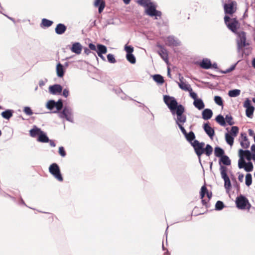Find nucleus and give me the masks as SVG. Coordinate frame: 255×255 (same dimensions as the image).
Wrapping results in <instances>:
<instances>
[{"label":"nucleus","instance_id":"obj_9","mask_svg":"<svg viewBox=\"0 0 255 255\" xmlns=\"http://www.w3.org/2000/svg\"><path fill=\"white\" fill-rule=\"evenodd\" d=\"M237 5V2L234 0H232L228 3H225L223 5V7L226 15H233L236 11Z\"/></svg>","mask_w":255,"mask_h":255},{"label":"nucleus","instance_id":"obj_57","mask_svg":"<svg viewBox=\"0 0 255 255\" xmlns=\"http://www.w3.org/2000/svg\"><path fill=\"white\" fill-rule=\"evenodd\" d=\"M252 106H253L252 105L251 101L249 99L247 98L244 103V107L247 108V107L250 108Z\"/></svg>","mask_w":255,"mask_h":255},{"label":"nucleus","instance_id":"obj_3","mask_svg":"<svg viewBox=\"0 0 255 255\" xmlns=\"http://www.w3.org/2000/svg\"><path fill=\"white\" fill-rule=\"evenodd\" d=\"M185 109L184 107L179 104V106L176 110L174 111V113H171L172 116H174L176 115V118H174L177 125H183L186 122V116L184 114Z\"/></svg>","mask_w":255,"mask_h":255},{"label":"nucleus","instance_id":"obj_53","mask_svg":"<svg viewBox=\"0 0 255 255\" xmlns=\"http://www.w3.org/2000/svg\"><path fill=\"white\" fill-rule=\"evenodd\" d=\"M124 49L127 53L126 54L132 53L134 50V48L132 46L128 45L127 44L125 45Z\"/></svg>","mask_w":255,"mask_h":255},{"label":"nucleus","instance_id":"obj_15","mask_svg":"<svg viewBox=\"0 0 255 255\" xmlns=\"http://www.w3.org/2000/svg\"><path fill=\"white\" fill-rule=\"evenodd\" d=\"M62 90L63 87L60 84H55L49 87V91L52 95L60 94Z\"/></svg>","mask_w":255,"mask_h":255},{"label":"nucleus","instance_id":"obj_35","mask_svg":"<svg viewBox=\"0 0 255 255\" xmlns=\"http://www.w3.org/2000/svg\"><path fill=\"white\" fill-rule=\"evenodd\" d=\"M214 154L220 158L225 154V151L222 148L217 146L214 148Z\"/></svg>","mask_w":255,"mask_h":255},{"label":"nucleus","instance_id":"obj_29","mask_svg":"<svg viewBox=\"0 0 255 255\" xmlns=\"http://www.w3.org/2000/svg\"><path fill=\"white\" fill-rule=\"evenodd\" d=\"M41 131L42 130L40 128H38L36 126H34L33 128L29 130V134L32 137H35L36 136L38 137Z\"/></svg>","mask_w":255,"mask_h":255},{"label":"nucleus","instance_id":"obj_5","mask_svg":"<svg viewBox=\"0 0 255 255\" xmlns=\"http://www.w3.org/2000/svg\"><path fill=\"white\" fill-rule=\"evenodd\" d=\"M157 5L156 3L153 2L150 5L145 9L144 12L147 15L151 17H154V19H158V17H160L162 15L161 11L157 10Z\"/></svg>","mask_w":255,"mask_h":255},{"label":"nucleus","instance_id":"obj_48","mask_svg":"<svg viewBox=\"0 0 255 255\" xmlns=\"http://www.w3.org/2000/svg\"><path fill=\"white\" fill-rule=\"evenodd\" d=\"M225 207V205L223 202L221 201H218L215 204V209L217 211H221Z\"/></svg>","mask_w":255,"mask_h":255},{"label":"nucleus","instance_id":"obj_42","mask_svg":"<svg viewBox=\"0 0 255 255\" xmlns=\"http://www.w3.org/2000/svg\"><path fill=\"white\" fill-rule=\"evenodd\" d=\"M212 146L207 144L205 147H204V153H205L207 156H209L213 152Z\"/></svg>","mask_w":255,"mask_h":255},{"label":"nucleus","instance_id":"obj_54","mask_svg":"<svg viewBox=\"0 0 255 255\" xmlns=\"http://www.w3.org/2000/svg\"><path fill=\"white\" fill-rule=\"evenodd\" d=\"M23 112L28 116H31L33 114L32 111L29 107H25L23 109Z\"/></svg>","mask_w":255,"mask_h":255},{"label":"nucleus","instance_id":"obj_14","mask_svg":"<svg viewBox=\"0 0 255 255\" xmlns=\"http://www.w3.org/2000/svg\"><path fill=\"white\" fill-rule=\"evenodd\" d=\"M239 156L241 159L246 158L249 161L252 159V153L249 150H243L242 149H240L239 150Z\"/></svg>","mask_w":255,"mask_h":255},{"label":"nucleus","instance_id":"obj_27","mask_svg":"<svg viewBox=\"0 0 255 255\" xmlns=\"http://www.w3.org/2000/svg\"><path fill=\"white\" fill-rule=\"evenodd\" d=\"M14 111L11 109H7L1 113L2 117L6 120H9L13 116Z\"/></svg>","mask_w":255,"mask_h":255},{"label":"nucleus","instance_id":"obj_64","mask_svg":"<svg viewBox=\"0 0 255 255\" xmlns=\"http://www.w3.org/2000/svg\"><path fill=\"white\" fill-rule=\"evenodd\" d=\"M241 137H242V139H243L242 141H248V139L246 133H245V132H242L241 134Z\"/></svg>","mask_w":255,"mask_h":255},{"label":"nucleus","instance_id":"obj_59","mask_svg":"<svg viewBox=\"0 0 255 255\" xmlns=\"http://www.w3.org/2000/svg\"><path fill=\"white\" fill-rule=\"evenodd\" d=\"M189 92L190 96L194 100V101H195V99H198L197 94L195 92H193L192 90Z\"/></svg>","mask_w":255,"mask_h":255},{"label":"nucleus","instance_id":"obj_1","mask_svg":"<svg viewBox=\"0 0 255 255\" xmlns=\"http://www.w3.org/2000/svg\"><path fill=\"white\" fill-rule=\"evenodd\" d=\"M224 18L225 23L228 29L237 35V42L239 54H242V57L246 60V64H250V60L249 58V55L251 50L246 48L247 51H246L244 49L246 46L249 45L246 41V33L245 31H238V29L240 27V24L230 21V17L229 15H225Z\"/></svg>","mask_w":255,"mask_h":255},{"label":"nucleus","instance_id":"obj_23","mask_svg":"<svg viewBox=\"0 0 255 255\" xmlns=\"http://www.w3.org/2000/svg\"><path fill=\"white\" fill-rule=\"evenodd\" d=\"M94 6L98 8V12L101 13L106 6L105 0H95Z\"/></svg>","mask_w":255,"mask_h":255},{"label":"nucleus","instance_id":"obj_11","mask_svg":"<svg viewBox=\"0 0 255 255\" xmlns=\"http://www.w3.org/2000/svg\"><path fill=\"white\" fill-rule=\"evenodd\" d=\"M219 164L220 165V172H222L223 167L225 169V171L226 172L228 170L226 166H229L231 164V160L229 156L225 154L219 158Z\"/></svg>","mask_w":255,"mask_h":255},{"label":"nucleus","instance_id":"obj_13","mask_svg":"<svg viewBox=\"0 0 255 255\" xmlns=\"http://www.w3.org/2000/svg\"><path fill=\"white\" fill-rule=\"evenodd\" d=\"M166 44L169 46H178L181 45L180 41L173 35L167 37Z\"/></svg>","mask_w":255,"mask_h":255},{"label":"nucleus","instance_id":"obj_44","mask_svg":"<svg viewBox=\"0 0 255 255\" xmlns=\"http://www.w3.org/2000/svg\"><path fill=\"white\" fill-rule=\"evenodd\" d=\"M255 111V107L252 106L250 108L247 107L246 110V115L249 118H252L253 117L254 112Z\"/></svg>","mask_w":255,"mask_h":255},{"label":"nucleus","instance_id":"obj_56","mask_svg":"<svg viewBox=\"0 0 255 255\" xmlns=\"http://www.w3.org/2000/svg\"><path fill=\"white\" fill-rule=\"evenodd\" d=\"M250 143L249 140L247 141H241L240 142V144L241 146L245 149L248 148L250 146Z\"/></svg>","mask_w":255,"mask_h":255},{"label":"nucleus","instance_id":"obj_49","mask_svg":"<svg viewBox=\"0 0 255 255\" xmlns=\"http://www.w3.org/2000/svg\"><path fill=\"white\" fill-rule=\"evenodd\" d=\"M239 128L237 126H233L231 128V131L229 132L230 134L236 137L239 133Z\"/></svg>","mask_w":255,"mask_h":255},{"label":"nucleus","instance_id":"obj_46","mask_svg":"<svg viewBox=\"0 0 255 255\" xmlns=\"http://www.w3.org/2000/svg\"><path fill=\"white\" fill-rule=\"evenodd\" d=\"M126 58L130 64H135L136 58L135 56L132 54H126Z\"/></svg>","mask_w":255,"mask_h":255},{"label":"nucleus","instance_id":"obj_47","mask_svg":"<svg viewBox=\"0 0 255 255\" xmlns=\"http://www.w3.org/2000/svg\"><path fill=\"white\" fill-rule=\"evenodd\" d=\"M107 58L108 62L111 64L119 62V60H116L114 55L111 53L108 54L107 55Z\"/></svg>","mask_w":255,"mask_h":255},{"label":"nucleus","instance_id":"obj_8","mask_svg":"<svg viewBox=\"0 0 255 255\" xmlns=\"http://www.w3.org/2000/svg\"><path fill=\"white\" fill-rule=\"evenodd\" d=\"M49 172L59 181H63V178L61 174L59 165L56 163H52L49 167Z\"/></svg>","mask_w":255,"mask_h":255},{"label":"nucleus","instance_id":"obj_55","mask_svg":"<svg viewBox=\"0 0 255 255\" xmlns=\"http://www.w3.org/2000/svg\"><path fill=\"white\" fill-rule=\"evenodd\" d=\"M58 153L62 157H65L66 155V152L65 150L64 147L63 146L59 147Z\"/></svg>","mask_w":255,"mask_h":255},{"label":"nucleus","instance_id":"obj_4","mask_svg":"<svg viewBox=\"0 0 255 255\" xmlns=\"http://www.w3.org/2000/svg\"><path fill=\"white\" fill-rule=\"evenodd\" d=\"M163 101L171 113H174V111L178 109L179 106V104L174 97L166 95H164Z\"/></svg>","mask_w":255,"mask_h":255},{"label":"nucleus","instance_id":"obj_18","mask_svg":"<svg viewBox=\"0 0 255 255\" xmlns=\"http://www.w3.org/2000/svg\"><path fill=\"white\" fill-rule=\"evenodd\" d=\"M179 78L180 82H176L178 85L179 87L181 89H182L184 91H191L192 88L191 87L190 85L188 84H186V83L183 82V80L184 79L183 77L180 74H179Z\"/></svg>","mask_w":255,"mask_h":255},{"label":"nucleus","instance_id":"obj_41","mask_svg":"<svg viewBox=\"0 0 255 255\" xmlns=\"http://www.w3.org/2000/svg\"><path fill=\"white\" fill-rule=\"evenodd\" d=\"M84 53L87 55L91 54L92 57L95 59L97 62H98V58L97 57V55L94 52H92L89 47H84Z\"/></svg>","mask_w":255,"mask_h":255},{"label":"nucleus","instance_id":"obj_6","mask_svg":"<svg viewBox=\"0 0 255 255\" xmlns=\"http://www.w3.org/2000/svg\"><path fill=\"white\" fill-rule=\"evenodd\" d=\"M236 207L239 209L249 210L251 207V204L250 203L248 198L242 194L238 196L236 199Z\"/></svg>","mask_w":255,"mask_h":255},{"label":"nucleus","instance_id":"obj_52","mask_svg":"<svg viewBox=\"0 0 255 255\" xmlns=\"http://www.w3.org/2000/svg\"><path fill=\"white\" fill-rule=\"evenodd\" d=\"M214 101L215 103L220 106H223V100L221 97L219 96H215L214 97Z\"/></svg>","mask_w":255,"mask_h":255},{"label":"nucleus","instance_id":"obj_63","mask_svg":"<svg viewBox=\"0 0 255 255\" xmlns=\"http://www.w3.org/2000/svg\"><path fill=\"white\" fill-rule=\"evenodd\" d=\"M244 159H241L240 158V159L238 161V167L240 169L244 168L245 165L243 163V160Z\"/></svg>","mask_w":255,"mask_h":255},{"label":"nucleus","instance_id":"obj_32","mask_svg":"<svg viewBox=\"0 0 255 255\" xmlns=\"http://www.w3.org/2000/svg\"><path fill=\"white\" fill-rule=\"evenodd\" d=\"M186 140L192 145L193 142L195 139V135L193 131H190L188 133H186V134L184 135Z\"/></svg>","mask_w":255,"mask_h":255},{"label":"nucleus","instance_id":"obj_58","mask_svg":"<svg viewBox=\"0 0 255 255\" xmlns=\"http://www.w3.org/2000/svg\"><path fill=\"white\" fill-rule=\"evenodd\" d=\"M88 47L90 49V50L96 51L97 47L93 43L91 42L88 45Z\"/></svg>","mask_w":255,"mask_h":255},{"label":"nucleus","instance_id":"obj_43","mask_svg":"<svg viewBox=\"0 0 255 255\" xmlns=\"http://www.w3.org/2000/svg\"><path fill=\"white\" fill-rule=\"evenodd\" d=\"M241 90L239 89L231 90L228 92V95L230 97H236L240 95Z\"/></svg>","mask_w":255,"mask_h":255},{"label":"nucleus","instance_id":"obj_61","mask_svg":"<svg viewBox=\"0 0 255 255\" xmlns=\"http://www.w3.org/2000/svg\"><path fill=\"white\" fill-rule=\"evenodd\" d=\"M183 125H178L177 126L179 127V129H180L181 131L185 135L186 134L187 131L185 130V128H184V127L183 126Z\"/></svg>","mask_w":255,"mask_h":255},{"label":"nucleus","instance_id":"obj_21","mask_svg":"<svg viewBox=\"0 0 255 255\" xmlns=\"http://www.w3.org/2000/svg\"><path fill=\"white\" fill-rule=\"evenodd\" d=\"M205 195H207V197L209 199V200L211 199L212 196V192H209L207 188L205 185H204L202 186L200 192V198H204Z\"/></svg>","mask_w":255,"mask_h":255},{"label":"nucleus","instance_id":"obj_50","mask_svg":"<svg viewBox=\"0 0 255 255\" xmlns=\"http://www.w3.org/2000/svg\"><path fill=\"white\" fill-rule=\"evenodd\" d=\"M246 185L247 186H250L252 183V176L251 173H247L245 178Z\"/></svg>","mask_w":255,"mask_h":255},{"label":"nucleus","instance_id":"obj_40","mask_svg":"<svg viewBox=\"0 0 255 255\" xmlns=\"http://www.w3.org/2000/svg\"><path fill=\"white\" fill-rule=\"evenodd\" d=\"M235 136L231 135L229 132L225 133V140L226 142L230 146H232L234 143Z\"/></svg>","mask_w":255,"mask_h":255},{"label":"nucleus","instance_id":"obj_19","mask_svg":"<svg viewBox=\"0 0 255 255\" xmlns=\"http://www.w3.org/2000/svg\"><path fill=\"white\" fill-rule=\"evenodd\" d=\"M83 46L79 42H73L70 47V50L76 54H80L81 53Z\"/></svg>","mask_w":255,"mask_h":255},{"label":"nucleus","instance_id":"obj_37","mask_svg":"<svg viewBox=\"0 0 255 255\" xmlns=\"http://www.w3.org/2000/svg\"><path fill=\"white\" fill-rule=\"evenodd\" d=\"M192 64H217L215 62L212 63L211 61V60L207 58H204L202 60H199L194 62H192Z\"/></svg>","mask_w":255,"mask_h":255},{"label":"nucleus","instance_id":"obj_36","mask_svg":"<svg viewBox=\"0 0 255 255\" xmlns=\"http://www.w3.org/2000/svg\"><path fill=\"white\" fill-rule=\"evenodd\" d=\"M97 47L96 52L97 54H106L107 52V48L105 45L98 43L97 44Z\"/></svg>","mask_w":255,"mask_h":255},{"label":"nucleus","instance_id":"obj_30","mask_svg":"<svg viewBox=\"0 0 255 255\" xmlns=\"http://www.w3.org/2000/svg\"><path fill=\"white\" fill-rule=\"evenodd\" d=\"M37 141L42 143H47L49 141V138L47 136L46 133L42 130L40 134L37 137Z\"/></svg>","mask_w":255,"mask_h":255},{"label":"nucleus","instance_id":"obj_45","mask_svg":"<svg viewBox=\"0 0 255 255\" xmlns=\"http://www.w3.org/2000/svg\"><path fill=\"white\" fill-rule=\"evenodd\" d=\"M46 107L48 109L52 111L56 108V102L54 100H50L47 102Z\"/></svg>","mask_w":255,"mask_h":255},{"label":"nucleus","instance_id":"obj_38","mask_svg":"<svg viewBox=\"0 0 255 255\" xmlns=\"http://www.w3.org/2000/svg\"><path fill=\"white\" fill-rule=\"evenodd\" d=\"M215 121L221 126L225 127L227 125L225 121V118L221 114L218 115L216 117Z\"/></svg>","mask_w":255,"mask_h":255},{"label":"nucleus","instance_id":"obj_2","mask_svg":"<svg viewBox=\"0 0 255 255\" xmlns=\"http://www.w3.org/2000/svg\"><path fill=\"white\" fill-rule=\"evenodd\" d=\"M51 113H58L61 119H65L67 121L74 123L72 109L67 106L63 107V102L61 99L56 102V110L51 111Z\"/></svg>","mask_w":255,"mask_h":255},{"label":"nucleus","instance_id":"obj_24","mask_svg":"<svg viewBox=\"0 0 255 255\" xmlns=\"http://www.w3.org/2000/svg\"><path fill=\"white\" fill-rule=\"evenodd\" d=\"M213 112L211 109L206 108L202 112V117L204 120H210L213 116Z\"/></svg>","mask_w":255,"mask_h":255},{"label":"nucleus","instance_id":"obj_39","mask_svg":"<svg viewBox=\"0 0 255 255\" xmlns=\"http://www.w3.org/2000/svg\"><path fill=\"white\" fill-rule=\"evenodd\" d=\"M154 2L151 1V0H137V3L142 6H143L145 9L147 8L148 6L150 5Z\"/></svg>","mask_w":255,"mask_h":255},{"label":"nucleus","instance_id":"obj_10","mask_svg":"<svg viewBox=\"0 0 255 255\" xmlns=\"http://www.w3.org/2000/svg\"><path fill=\"white\" fill-rule=\"evenodd\" d=\"M202 69H212L216 70L221 73L222 74H226L229 73L233 70H234L236 68V66L237 65H232V66L228 69L226 70H218V65H198Z\"/></svg>","mask_w":255,"mask_h":255},{"label":"nucleus","instance_id":"obj_12","mask_svg":"<svg viewBox=\"0 0 255 255\" xmlns=\"http://www.w3.org/2000/svg\"><path fill=\"white\" fill-rule=\"evenodd\" d=\"M222 171L221 173L222 178L224 181V187L227 190H229L232 187L231 182L229 177L228 175L227 171H225V169L224 167L222 168Z\"/></svg>","mask_w":255,"mask_h":255},{"label":"nucleus","instance_id":"obj_7","mask_svg":"<svg viewBox=\"0 0 255 255\" xmlns=\"http://www.w3.org/2000/svg\"><path fill=\"white\" fill-rule=\"evenodd\" d=\"M191 145L193 147L195 152L198 156L199 163L202 165L201 157L204 153L205 143L203 142H199L197 140H194Z\"/></svg>","mask_w":255,"mask_h":255},{"label":"nucleus","instance_id":"obj_20","mask_svg":"<svg viewBox=\"0 0 255 255\" xmlns=\"http://www.w3.org/2000/svg\"><path fill=\"white\" fill-rule=\"evenodd\" d=\"M69 65H56V70L57 75L59 78H62L64 75L65 71Z\"/></svg>","mask_w":255,"mask_h":255},{"label":"nucleus","instance_id":"obj_62","mask_svg":"<svg viewBox=\"0 0 255 255\" xmlns=\"http://www.w3.org/2000/svg\"><path fill=\"white\" fill-rule=\"evenodd\" d=\"M69 94V91L68 89L65 88L63 90L62 95L65 98H67Z\"/></svg>","mask_w":255,"mask_h":255},{"label":"nucleus","instance_id":"obj_34","mask_svg":"<svg viewBox=\"0 0 255 255\" xmlns=\"http://www.w3.org/2000/svg\"><path fill=\"white\" fill-rule=\"evenodd\" d=\"M243 163L245 165L244 169L246 171L249 172L253 170L254 165L251 161L246 162L245 160H243Z\"/></svg>","mask_w":255,"mask_h":255},{"label":"nucleus","instance_id":"obj_51","mask_svg":"<svg viewBox=\"0 0 255 255\" xmlns=\"http://www.w3.org/2000/svg\"><path fill=\"white\" fill-rule=\"evenodd\" d=\"M233 118L230 114H227L225 116V121L230 126H233L235 123L233 121Z\"/></svg>","mask_w":255,"mask_h":255},{"label":"nucleus","instance_id":"obj_22","mask_svg":"<svg viewBox=\"0 0 255 255\" xmlns=\"http://www.w3.org/2000/svg\"><path fill=\"white\" fill-rule=\"evenodd\" d=\"M67 26L63 23L57 24L55 28V32L58 35L64 34L67 30Z\"/></svg>","mask_w":255,"mask_h":255},{"label":"nucleus","instance_id":"obj_17","mask_svg":"<svg viewBox=\"0 0 255 255\" xmlns=\"http://www.w3.org/2000/svg\"><path fill=\"white\" fill-rule=\"evenodd\" d=\"M87 69L89 76L93 79H95L96 75L100 73L99 69L94 67L93 65H87Z\"/></svg>","mask_w":255,"mask_h":255},{"label":"nucleus","instance_id":"obj_33","mask_svg":"<svg viewBox=\"0 0 255 255\" xmlns=\"http://www.w3.org/2000/svg\"><path fill=\"white\" fill-rule=\"evenodd\" d=\"M153 80L158 85H162L164 82V78L160 74H155L152 76Z\"/></svg>","mask_w":255,"mask_h":255},{"label":"nucleus","instance_id":"obj_28","mask_svg":"<svg viewBox=\"0 0 255 255\" xmlns=\"http://www.w3.org/2000/svg\"><path fill=\"white\" fill-rule=\"evenodd\" d=\"M193 105L199 110H201L205 107V104L203 102V101L200 98L195 99V100L193 102Z\"/></svg>","mask_w":255,"mask_h":255},{"label":"nucleus","instance_id":"obj_60","mask_svg":"<svg viewBox=\"0 0 255 255\" xmlns=\"http://www.w3.org/2000/svg\"><path fill=\"white\" fill-rule=\"evenodd\" d=\"M251 149L252 153V159L255 161V145L253 144L251 146Z\"/></svg>","mask_w":255,"mask_h":255},{"label":"nucleus","instance_id":"obj_25","mask_svg":"<svg viewBox=\"0 0 255 255\" xmlns=\"http://www.w3.org/2000/svg\"><path fill=\"white\" fill-rule=\"evenodd\" d=\"M158 47L160 48L159 54L160 55L161 57L164 60L166 64H170L169 63L168 54L166 50L162 45H158Z\"/></svg>","mask_w":255,"mask_h":255},{"label":"nucleus","instance_id":"obj_31","mask_svg":"<svg viewBox=\"0 0 255 255\" xmlns=\"http://www.w3.org/2000/svg\"><path fill=\"white\" fill-rule=\"evenodd\" d=\"M53 23V21L44 18L42 19L41 22L40 24V26L42 28H48L50 27Z\"/></svg>","mask_w":255,"mask_h":255},{"label":"nucleus","instance_id":"obj_26","mask_svg":"<svg viewBox=\"0 0 255 255\" xmlns=\"http://www.w3.org/2000/svg\"><path fill=\"white\" fill-rule=\"evenodd\" d=\"M113 91H114L117 94H118L121 98V99H122L123 100H126L127 99H128L130 100L134 101V100L132 99L131 98L127 96L123 92L121 88H117V89L113 88ZM134 101H135L134 100Z\"/></svg>","mask_w":255,"mask_h":255},{"label":"nucleus","instance_id":"obj_16","mask_svg":"<svg viewBox=\"0 0 255 255\" xmlns=\"http://www.w3.org/2000/svg\"><path fill=\"white\" fill-rule=\"evenodd\" d=\"M203 128L206 133L212 139L215 135V130L210 126L209 123H204L203 125Z\"/></svg>","mask_w":255,"mask_h":255}]
</instances>
